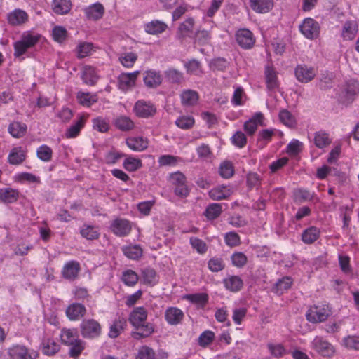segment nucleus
Segmentation results:
<instances>
[{"label": "nucleus", "mask_w": 359, "mask_h": 359, "mask_svg": "<svg viewBox=\"0 0 359 359\" xmlns=\"http://www.w3.org/2000/svg\"><path fill=\"white\" fill-rule=\"evenodd\" d=\"M236 41L244 49H250L255 43V38L251 31L248 29H241L236 34Z\"/></svg>", "instance_id": "nucleus-13"}, {"label": "nucleus", "mask_w": 359, "mask_h": 359, "mask_svg": "<svg viewBox=\"0 0 359 359\" xmlns=\"http://www.w3.org/2000/svg\"><path fill=\"white\" fill-rule=\"evenodd\" d=\"M11 359H38L39 353L22 345H13L8 349Z\"/></svg>", "instance_id": "nucleus-7"}, {"label": "nucleus", "mask_w": 359, "mask_h": 359, "mask_svg": "<svg viewBox=\"0 0 359 359\" xmlns=\"http://www.w3.org/2000/svg\"><path fill=\"white\" fill-rule=\"evenodd\" d=\"M184 316L183 311L177 307H168L165 312V319L171 325L180 324Z\"/></svg>", "instance_id": "nucleus-26"}, {"label": "nucleus", "mask_w": 359, "mask_h": 359, "mask_svg": "<svg viewBox=\"0 0 359 359\" xmlns=\"http://www.w3.org/2000/svg\"><path fill=\"white\" fill-rule=\"evenodd\" d=\"M121 280L126 285L133 287L137 283L139 276L134 271L128 269L123 272Z\"/></svg>", "instance_id": "nucleus-54"}, {"label": "nucleus", "mask_w": 359, "mask_h": 359, "mask_svg": "<svg viewBox=\"0 0 359 359\" xmlns=\"http://www.w3.org/2000/svg\"><path fill=\"white\" fill-rule=\"evenodd\" d=\"M331 309L327 304L311 306L306 313V320L312 323L325 322L331 315Z\"/></svg>", "instance_id": "nucleus-3"}, {"label": "nucleus", "mask_w": 359, "mask_h": 359, "mask_svg": "<svg viewBox=\"0 0 359 359\" xmlns=\"http://www.w3.org/2000/svg\"><path fill=\"white\" fill-rule=\"evenodd\" d=\"M168 182L176 196L186 198L189 195L190 189L187 185V177L182 172L177 171L170 174Z\"/></svg>", "instance_id": "nucleus-2"}, {"label": "nucleus", "mask_w": 359, "mask_h": 359, "mask_svg": "<svg viewBox=\"0 0 359 359\" xmlns=\"http://www.w3.org/2000/svg\"><path fill=\"white\" fill-rule=\"evenodd\" d=\"M332 142L330 134L324 130H319L314 133L313 143L318 149H323Z\"/></svg>", "instance_id": "nucleus-41"}, {"label": "nucleus", "mask_w": 359, "mask_h": 359, "mask_svg": "<svg viewBox=\"0 0 359 359\" xmlns=\"http://www.w3.org/2000/svg\"><path fill=\"white\" fill-rule=\"evenodd\" d=\"M60 337L62 344L67 346L72 345L73 342L79 338L78 331L76 328H62Z\"/></svg>", "instance_id": "nucleus-38"}, {"label": "nucleus", "mask_w": 359, "mask_h": 359, "mask_svg": "<svg viewBox=\"0 0 359 359\" xmlns=\"http://www.w3.org/2000/svg\"><path fill=\"white\" fill-rule=\"evenodd\" d=\"M81 334L86 339H95L101 334L102 327L94 319L84 320L80 325Z\"/></svg>", "instance_id": "nucleus-6"}, {"label": "nucleus", "mask_w": 359, "mask_h": 359, "mask_svg": "<svg viewBox=\"0 0 359 359\" xmlns=\"http://www.w3.org/2000/svg\"><path fill=\"white\" fill-rule=\"evenodd\" d=\"M250 6L257 13H266L272 10L273 0H249Z\"/></svg>", "instance_id": "nucleus-29"}, {"label": "nucleus", "mask_w": 359, "mask_h": 359, "mask_svg": "<svg viewBox=\"0 0 359 359\" xmlns=\"http://www.w3.org/2000/svg\"><path fill=\"white\" fill-rule=\"evenodd\" d=\"M119 62L121 65L126 68H131L137 60L136 53L130 52L122 54L119 58Z\"/></svg>", "instance_id": "nucleus-63"}, {"label": "nucleus", "mask_w": 359, "mask_h": 359, "mask_svg": "<svg viewBox=\"0 0 359 359\" xmlns=\"http://www.w3.org/2000/svg\"><path fill=\"white\" fill-rule=\"evenodd\" d=\"M7 20L12 26H20L29 20V15L25 11L16 8L8 14Z\"/></svg>", "instance_id": "nucleus-15"}, {"label": "nucleus", "mask_w": 359, "mask_h": 359, "mask_svg": "<svg viewBox=\"0 0 359 359\" xmlns=\"http://www.w3.org/2000/svg\"><path fill=\"white\" fill-rule=\"evenodd\" d=\"M235 170L232 162L225 161L222 162L219 168V173L224 179H229L234 175Z\"/></svg>", "instance_id": "nucleus-52"}, {"label": "nucleus", "mask_w": 359, "mask_h": 359, "mask_svg": "<svg viewBox=\"0 0 359 359\" xmlns=\"http://www.w3.org/2000/svg\"><path fill=\"white\" fill-rule=\"evenodd\" d=\"M127 320L123 316H118L109 327L108 336L109 338L118 337L126 329Z\"/></svg>", "instance_id": "nucleus-25"}, {"label": "nucleus", "mask_w": 359, "mask_h": 359, "mask_svg": "<svg viewBox=\"0 0 359 359\" xmlns=\"http://www.w3.org/2000/svg\"><path fill=\"white\" fill-rule=\"evenodd\" d=\"M104 7L99 2L90 5L84 9L86 17L88 20L94 21L101 19L104 15Z\"/></svg>", "instance_id": "nucleus-21"}, {"label": "nucleus", "mask_w": 359, "mask_h": 359, "mask_svg": "<svg viewBox=\"0 0 359 359\" xmlns=\"http://www.w3.org/2000/svg\"><path fill=\"white\" fill-rule=\"evenodd\" d=\"M358 32V25L355 20H347L342 27L341 37L344 40H353Z\"/></svg>", "instance_id": "nucleus-24"}, {"label": "nucleus", "mask_w": 359, "mask_h": 359, "mask_svg": "<svg viewBox=\"0 0 359 359\" xmlns=\"http://www.w3.org/2000/svg\"><path fill=\"white\" fill-rule=\"evenodd\" d=\"M278 117L280 122L287 127L293 128L296 126L294 116L287 109L280 110Z\"/></svg>", "instance_id": "nucleus-60"}, {"label": "nucleus", "mask_w": 359, "mask_h": 359, "mask_svg": "<svg viewBox=\"0 0 359 359\" xmlns=\"http://www.w3.org/2000/svg\"><path fill=\"white\" fill-rule=\"evenodd\" d=\"M294 74L299 82L306 83L315 78L317 69L306 65H298L295 68Z\"/></svg>", "instance_id": "nucleus-9"}, {"label": "nucleus", "mask_w": 359, "mask_h": 359, "mask_svg": "<svg viewBox=\"0 0 359 359\" xmlns=\"http://www.w3.org/2000/svg\"><path fill=\"white\" fill-rule=\"evenodd\" d=\"M124 255L130 259L138 260L143 254V250L140 245H130L122 248Z\"/></svg>", "instance_id": "nucleus-43"}, {"label": "nucleus", "mask_w": 359, "mask_h": 359, "mask_svg": "<svg viewBox=\"0 0 359 359\" xmlns=\"http://www.w3.org/2000/svg\"><path fill=\"white\" fill-rule=\"evenodd\" d=\"M76 98L79 104L85 107H90L93 104L97 102V93H91L89 92L79 91L76 95Z\"/></svg>", "instance_id": "nucleus-30"}, {"label": "nucleus", "mask_w": 359, "mask_h": 359, "mask_svg": "<svg viewBox=\"0 0 359 359\" xmlns=\"http://www.w3.org/2000/svg\"><path fill=\"white\" fill-rule=\"evenodd\" d=\"M109 229L115 236L126 237L132 231V223L128 219L117 217L111 222Z\"/></svg>", "instance_id": "nucleus-8"}, {"label": "nucleus", "mask_w": 359, "mask_h": 359, "mask_svg": "<svg viewBox=\"0 0 359 359\" xmlns=\"http://www.w3.org/2000/svg\"><path fill=\"white\" fill-rule=\"evenodd\" d=\"M299 31L305 38L313 40L319 36L320 27L316 20L311 18H307L299 25Z\"/></svg>", "instance_id": "nucleus-5"}, {"label": "nucleus", "mask_w": 359, "mask_h": 359, "mask_svg": "<svg viewBox=\"0 0 359 359\" xmlns=\"http://www.w3.org/2000/svg\"><path fill=\"white\" fill-rule=\"evenodd\" d=\"M148 312L143 306L134 309L130 313L128 320L134 327L147 321Z\"/></svg>", "instance_id": "nucleus-16"}, {"label": "nucleus", "mask_w": 359, "mask_h": 359, "mask_svg": "<svg viewBox=\"0 0 359 359\" xmlns=\"http://www.w3.org/2000/svg\"><path fill=\"white\" fill-rule=\"evenodd\" d=\"M80 270V264L77 261H69L62 267V276L66 280H74L78 277Z\"/></svg>", "instance_id": "nucleus-14"}, {"label": "nucleus", "mask_w": 359, "mask_h": 359, "mask_svg": "<svg viewBox=\"0 0 359 359\" xmlns=\"http://www.w3.org/2000/svg\"><path fill=\"white\" fill-rule=\"evenodd\" d=\"M165 78L172 83H180L183 80V74L180 71L169 68L165 72Z\"/></svg>", "instance_id": "nucleus-64"}, {"label": "nucleus", "mask_w": 359, "mask_h": 359, "mask_svg": "<svg viewBox=\"0 0 359 359\" xmlns=\"http://www.w3.org/2000/svg\"><path fill=\"white\" fill-rule=\"evenodd\" d=\"M81 79L88 86H95L99 79L96 69L90 65H85L81 69Z\"/></svg>", "instance_id": "nucleus-19"}, {"label": "nucleus", "mask_w": 359, "mask_h": 359, "mask_svg": "<svg viewBox=\"0 0 359 359\" xmlns=\"http://www.w3.org/2000/svg\"><path fill=\"white\" fill-rule=\"evenodd\" d=\"M41 35L33 34L32 32H25L20 40L13 43L14 53L15 58L20 57L26 53L28 49L33 48L40 40Z\"/></svg>", "instance_id": "nucleus-1"}, {"label": "nucleus", "mask_w": 359, "mask_h": 359, "mask_svg": "<svg viewBox=\"0 0 359 359\" xmlns=\"http://www.w3.org/2000/svg\"><path fill=\"white\" fill-rule=\"evenodd\" d=\"M292 285V278L290 276H285L276 282L273 287V291L278 294H283L291 287Z\"/></svg>", "instance_id": "nucleus-47"}, {"label": "nucleus", "mask_w": 359, "mask_h": 359, "mask_svg": "<svg viewBox=\"0 0 359 359\" xmlns=\"http://www.w3.org/2000/svg\"><path fill=\"white\" fill-rule=\"evenodd\" d=\"M266 87L273 90L278 87L277 73L273 67H268L265 70Z\"/></svg>", "instance_id": "nucleus-46"}, {"label": "nucleus", "mask_w": 359, "mask_h": 359, "mask_svg": "<svg viewBox=\"0 0 359 359\" xmlns=\"http://www.w3.org/2000/svg\"><path fill=\"white\" fill-rule=\"evenodd\" d=\"M222 209L221 204L211 203L205 208L204 215L208 219L213 220L220 216Z\"/></svg>", "instance_id": "nucleus-55"}, {"label": "nucleus", "mask_w": 359, "mask_h": 359, "mask_svg": "<svg viewBox=\"0 0 359 359\" xmlns=\"http://www.w3.org/2000/svg\"><path fill=\"white\" fill-rule=\"evenodd\" d=\"M195 20L193 18H188L182 23L180 24L178 28V32L182 38L190 36L193 32Z\"/></svg>", "instance_id": "nucleus-50"}, {"label": "nucleus", "mask_w": 359, "mask_h": 359, "mask_svg": "<svg viewBox=\"0 0 359 359\" xmlns=\"http://www.w3.org/2000/svg\"><path fill=\"white\" fill-rule=\"evenodd\" d=\"M183 299L200 307H204L208 302V295L205 293L189 294L184 295Z\"/></svg>", "instance_id": "nucleus-49"}, {"label": "nucleus", "mask_w": 359, "mask_h": 359, "mask_svg": "<svg viewBox=\"0 0 359 359\" xmlns=\"http://www.w3.org/2000/svg\"><path fill=\"white\" fill-rule=\"evenodd\" d=\"M267 348L271 355L276 358H282L287 354V350L282 344L269 343Z\"/></svg>", "instance_id": "nucleus-61"}, {"label": "nucleus", "mask_w": 359, "mask_h": 359, "mask_svg": "<svg viewBox=\"0 0 359 359\" xmlns=\"http://www.w3.org/2000/svg\"><path fill=\"white\" fill-rule=\"evenodd\" d=\"M13 180L15 182L23 184L25 182H29V183H36V184H40L41 183V179L39 177L36 176L35 175L30 173V172H18L15 174L13 177Z\"/></svg>", "instance_id": "nucleus-48"}, {"label": "nucleus", "mask_w": 359, "mask_h": 359, "mask_svg": "<svg viewBox=\"0 0 359 359\" xmlns=\"http://www.w3.org/2000/svg\"><path fill=\"white\" fill-rule=\"evenodd\" d=\"M27 125L19 121H13L10 123L8 130L15 138L23 137L27 132Z\"/></svg>", "instance_id": "nucleus-45"}, {"label": "nucleus", "mask_w": 359, "mask_h": 359, "mask_svg": "<svg viewBox=\"0 0 359 359\" xmlns=\"http://www.w3.org/2000/svg\"><path fill=\"white\" fill-rule=\"evenodd\" d=\"M310 348L318 355L331 358L335 354L334 346L323 336H316L310 342Z\"/></svg>", "instance_id": "nucleus-4"}, {"label": "nucleus", "mask_w": 359, "mask_h": 359, "mask_svg": "<svg viewBox=\"0 0 359 359\" xmlns=\"http://www.w3.org/2000/svg\"><path fill=\"white\" fill-rule=\"evenodd\" d=\"M53 149L47 144H42L36 149L37 158L43 162H50L53 158Z\"/></svg>", "instance_id": "nucleus-51"}, {"label": "nucleus", "mask_w": 359, "mask_h": 359, "mask_svg": "<svg viewBox=\"0 0 359 359\" xmlns=\"http://www.w3.org/2000/svg\"><path fill=\"white\" fill-rule=\"evenodd\" d=\"M71 0H53L52 9L53 11L57 15H66L72 9Z\"/></svg>", "instance_id": "nucleus-40"}, {"label": "nucleus", "mask_w": 359, "mask_h": 359, "mask_svg": "<svg viewBox=\"0 0 359 359\" xmlns=\"http://www.w3.org/2000/svg\"><path fill=\"white\" fill-rule=\"evenodd\" d=\"M142 279L144 284L151 286L155 285L158 281L155 270L151 268H147L142 271Z\"/></svg>", "instance_id": "nucleus-58"}, {"label": "nucleus", "mask_w": 359, "mask_h": 359, "mask_svg": "<svg viewBox=\"0 0 359 359\" xmlns=\"http://www.w3.org/2000/svg\"><path fill=\"white\" fill-rule=\"evenodd\" d=\"M168 25L163 21L158 20H151L145 24L144 30L147 33L152 35H157L165 32Z\"/></svg>", "instance_id": "nucleus-33"}, {"label": "nucleus", "mask_w": 359, "mask_h": 359, "mask_svg": "<svg viewBox=\"0 0 359 359\" xmlns=\"http://www.w3.org/2000/svg\"><path fill=\"white\" fill-rule=\"evenodd\" d=\"M81 236L86 240H97L100 236V229L97 226L83 224L80 228Z\"/></svg>", "instance_id": "nucleus-34"}, {"label": "nucleus", "mask_w": 359, "mask_h": 359, "mask_svg": "<svg viewBox=\"0 0 359 359\" xmlns=\"http://www.w3.org/2000/svg\"><path fill=\"white\" fill-rule=\"evenodd\" d=\"M224 284L226 289L233 292L240 291L243 286V282L238 276H231L224 280Z\"/></svg>", "instance_id": "nucleus-42"}, {"label": "nucleus", "mask_w": 359, "mask_h": 359, "mask_svg": "<svg viewBox=\"0 0 359 359\" xmlns=\"http://www.w3.org/2000/svg\"><path fill=\"white\" fill-rule=\"evenodd\" d=\"M233 193L229 186H218L209 191V196L215 201H220L228 198Z\"/></svg>", "instance_id": "nucleus-31"}, {"label": "nucleus", "mask_w": 359, "mask_h": 359, "mask_svg": "<svg viewBox=\"0 0 359 359\" xmlns=\"http://www.w3.org/2000/svg\"><path fill=\"white\" fill-rule=\"evenodd\" d=\"M90 115L88 113H81L78 115L77 119L74 123L66 130L65 137L67 138H75L78 137L84 128Z\"/></svg>", "instance_id": "nucleus-10"}, {"label": "nucleus", "mask_w": 359, "mask_h": 359, "mask_svg": "<svg viewBox=\"0 0 359 359\" xmlns=\"http://www.w3.org/2000/svg\"><path fill=\"white\" fill-rule=\"evenodd\" d=\"M60 349V346L53 339H43L41 343V351L43 354L52 356L57 353Z\"/></svg>", "instance_id": "nucleus-39"}, {"label": "nucleus", "mask_w": 359, "mask_h": 359, "mask_svg": "<svg viewBox=\"0 0 359 359\" xmlns=\"http://www.w3.org/2000/svg\"><path fill=\"white\" fill-rule=\"evenodd\" d=\"M184 68L187 72L194 75H201L203 73L202 67L201 62L195 59L189 60L184 63Z\"/></svg>", "instance_id": "nucleus-57"}, {"label": "nucleus", "mask_w": 359, "mask_h": 359, "mask_svg": "<svg viewBox=\"0 0 359 359\" xmlns=\"http://www.w3.org/2000/svg\"><path fill=\"white\" fill-rule=\"evenodd\" d=\"M315 194L304 188H298L293 191V199L295 203H302L313 200Z\"/></svg>", "instance_id": "nucleus-44"}, {"label": "nucleus", "mask_w": 359, "mask_h": 359, "mask_svg": "<svg viewBox=\"0 0 359 359\" xmlns=\"http://www.w3.org/2000/svg\"><path fill=\"white\" fill-rule=\"evenodd\" d=\"M176 126L182 130H189L195 124V119L191 116H181L175 121Z\"/></svg>", "instance_id": "nucleus-62"}, {"label": "nucleus", "mask_w": 359, "mask_h": 359, "mask_svg": "<svg viewBox=\"0 0 359 359\" xmlns=\"http://www.w3.org/2000/svg\"><path fill=\"white\" fill-rule=\"evenodd\" d=\"M135 115L140 118H149L155 114L156 107L149 102L143 100L135 102L133 108Z\"/></svg>", "instance_id": "nucleus-12"}, {"label": "nucleus", "mask_w": 359, "mask_h": 359, "mask_svg": "<svg viewBox=\"0 0 359 359\" xmlns=\"http://www.w3.org/2000/svg\"><path fill=\"white\" fill-rule=\"evenodd\" d=\"M123 166L129 172H135L142 167V163L140 158L128 156L125 158Z\"/></svg>", "instance_id": "nucleus-53"}, {"label": "nucleus", "mask_w": 359, "mask_h": 359, "mask_svg": "<svg viewBox=\"0 0 359 359\" xmlns=\"http://www.w3.org/2000/svg\"><path fill=\"white\" fill-rule=\"evenodd\" d=\"M27 158V150L22 147H13L8 156V162L11 165H18L22 164Z\"/></svg>", "instance_id": "nucleus-20"}, {"label": "nucleus", "mask_w": 359, "mask_h": 359, "mask_svg": "<svg viewBox=\"0 0 359 359\" xmlns=\"http://www.w3.org/2000/svg\"><path fill=\"white\" fill-rule=\"evenodd\" d=\"M139 74L138 71L121 74L118 77V89L124 93L131 90L135 85Z\"/></svg>", "instance_id": "nucleus-11"}, {"label": "nucleus", "mask_w": 359, "mask_h": 359, "mask_svg": "<svg viewBox=\"0 0 359 359\" xmlns=\"http://www.w3.org/2000/svg\"><path fill=\"white\" fill-rule=\"evenodd\" d=\"M93 128L100 133H107L109 130V121L102 116H97L92 120Z\"/></svg>", "instance_id": "nucleus-56"}, {"label": "nucleus", "mask_w": 359, "mask_h": 359, "mask_svg": "<svg viewBox=\"0 0 359 359\" xmlns=\"http://www.w3.org/2000/svg\"><path fill=\"white\" fill-rule=\"evenodd\" d=\"M320 236V231L316 226H310L303 231L301 238L304 243L311 245L314 243Z\"/></svg>", "instance_id": "nucleus-32"}, {"label": "nucleus", "mask_w": 359, "mask_h": 359, "mask_svg": "<svg viewBox=\"0 0 359 359\" xmlns=\"http://www.w3.org/2000/svg\"><path fill=\"white\" fill-rule=\"evenodd\" d=\"M86 312V309L84 305L73 303L67 306L65 314L70 320H78L84 316Z\"/></svg>", "instance_id": "nucleus-22"}, {"label": "nucleus", "mask_w": 359, "mask_h": 359, "mask_svg": "<svg viewBox=\"0 0 359 359\" xmlns=\"http://www.w3.org/2000/svg\"><path fill=\"white\" fill-rule=\"evenodd\" d=\"M180 100L182 106L185 107H193L197 104L199 95L196 90L191 89L184 90L180 94Z\"/></svg>", "instance_id": "nucleus-28"}, {"label": "nucleus", "mask_w": 359, "mask_h": 359, "mask_svg": "<svg viewBox=\"0 0 359 359\" xmlns=\"http://www.w3.org/2000/svg\"><path fill=\"white\" fill-rule=\"evenodd\" d=\"M114 125L118 130L123 132L132 130L135 128L134 121L130 117L124 115L115 118Z\"/></svg>", "instance_id": "nucleus-36"}, {"label": "nucleus", "mask_w": 359, "mask_h": 359, "mask_svg": "<svg viewBox=\"0 0 359 359\" xmlns=\"http://www.w3.org/2000/svg\"><path fill=\"white\" fill-rule=\"evenodd\" d=\"M126 143L134 151H142L149 146L147 138L143 137H129L126 139Z\"/></svg>", "instance_id": "nucleus-27"}, {"label": "nucleus", "mask_w": 359, "mask_h": 359, "mask_svg": "<svg viewBox=\"0 0 359 359\" xmlns=\"http://www.w3.org/2000/svg\"><path fill=\"white\" fill-rule=\"evenodd\" d=\"M359 93V83L355 80H348L344 86V102L350 104L351 103L357 94Z\"/></svg>", "instance_id": "nucleus-18"}, {"label": "nucleus", "mask_w": 359, "mask_h": 359, "mask_svg": "<svg viewBox=\"0 0 359 359\" xmlns=\"http://www.w3.org/2000/svg\"><path fill=\"white\" fill-rule=\"evenodd\" d=\"M264 115L261 112L255 113L251 118L244 123L243 129L248 135H253L258 126H262L264 121Z\"/></svg>", "instance_id": "nucleus-17"}, {"label": "nucleus", "mask_w": 359, "mask_h": 359, "mask_svg": "<svg viewBox=\"0 0 359 359\" xmlns=\"http://www.w3.org/2000/svg\"><path fill=\"white\" fill-rule=\"evenodd\" d=\"M144 82L150 88L158 86L162 82V77L159 72L154 70H148L144 73Z\"/></svg>", "instance_id": "nucleus-37"}, {"label": "nucleus", "mask_w": 359, "mask_h": 359, "mask_svg": "<svg viewBox=\"0 0 359 359\" xmlns=\"http://www.w3.org/2000/svg\"><path fill=\"white\" fill-rule=\"evenodd\" d=\"M20 196L18 189L7 187L0 189V201L4 203H13L16 202Z\"/></svg>", "instance_id": "nucleus-35"}, {"label": "nucleus", "mask_w": 359, "mask_h": 359, "mask_svg": "<svg viewBox=\"0 0 359 359\" xmlns=\"http://www.w3.org/2000/svg\"><path fill=\"white\" fill-rule=\"evenodd\" d=\"M85 342L79 339H76L72 345H69V355L72 358L79 357L82 351L85 349Z\"/></svg>", "instance_id": "nucleus-59"}, {"label": "nucleus", "mask_w": 359, "mask_h": 359, "mask_svg": "<svg viewBox=\"0 0 359 359\" xmlns=\"http://www.w3.org/2000/svg\"><path fill=\"white\" fill-rule=\"evenodd\" d=\"M135 328L137 331L132 332L131 335L137 340L150 337L155 330L154 324L147 321Z\"/></svg>", "instance_id": "nucleus-23"}]
</instances>
